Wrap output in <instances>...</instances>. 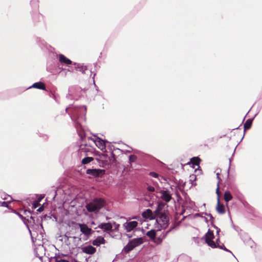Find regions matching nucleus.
Masks as SVG:
<instances>
[{"label": "nucleus", "mask_w": 262, "mask_h": 262, "mask_svg": "<svg viewBox=\"0 0 262 262\" xmlns=\"http://www.w3.org/2000/svg\"><path fill=\"white\" fill-rule=\"evenodd\" d=\"M59 60L62 63H65L66 64H70L72 63L71 60L67 58L62 54L59 55Z\"/></svg>", "instance_id": "4468645a"}, {"label": "nucleus", "mask_w": 262, "mask_h": 262, "mask_svg": "<svg viewBox=\"0 0 262 262\" xmlns=\"http://www.w3.org/2000/svg\"><path fill=\"white\" fill-rule=\"evenodd\" d=\"M43 210V207H41L40 208H39L37 210L39 212H41V211Z\"/></svg>", "instance_id": "473e14b6"}, {"label": "nucleus", "mask_w": 262, "mask_h": 262, "mask_svg": "<svg viewBox=\"0 0 262 262\" xmlns=\"http://www.w3.org/2000/svg\"><path fill=\"white\" fill-rule=\"evenodd\" d=\"M216 175H217V179L219 180V182L217 183V188L216 189V193L217 195V198H219V197L220 198L219 183H220V182L221 181V179L219 178V173H217Z\"/></svg>", "instance_id": "393cba45"}, {"label": "nucleus", "mask_w": 262, "mask_h": 262, "mask_svg": "<svg viewBox=\"0 0 262 262\" xmlns=\"http://www.w3.org/2000/svg\"><path fill=\"white\" fill-rule=\"evenodd\" d=\"M152 241H153L156 244H160L162 242V238L161 237H155L154 239H153Z\"/></svg>", "instance_id": "a878e982"}, {"label": "nucleus", "mask_w": 262, "mask_h": 262, "mask_svg": "<svg viewBox=\"0 0 262 262\" xmlns=\"http://www.w3.org/2000/svg\"><path fill=\"white\" fill-rule=\"evenodd\" d=\"M138 223L137 221H128L123 224V226L127 232L133 230L137 226Z\"/></svg>", "instance_id": "423d86ee"}, {"label": "nucleus", "mask_w": 262, "mask_h": 262, "mask_svg": "<svg viewBox=\"0 0 262 262\" xmlns=\"http://www.w3.org/2000/svg\"><path fill=\"white\" fill-rule=\"evenodd\" d=\"M43 197H41V198H40L39 199H38V201H40L41 199H42Z\"/></svg>", "instance_id": "e433bc0d"}, {"label": "nucleus", "mask_w": 262, "mask_h": 262, "mask_svg": "<svg viewBox=\"0 0 262 262\" xmlns=\"http://www.w3.org/2000/svg\"><path fill=\"white\" fill-rule=\"evenodd\" d=\"M57 262H69V261L68 260H66L60 259V260H59L57 261Z\"/></svg>", "instance_id": "2f4dec72"}, {"label": "nucleus", "mask_w": 262, "mask_h": 262, "mask_svg": "<svg viewBox=\"0 0 262 262\" xmlns=\"http://www.w3.org/2000/svg\"><path fill=\"white\" fill-rule=\"evenodd\" d=\"M77 225L79 227L82 234H84V236L85 237L84 239L86 240L92 234L93 231L92 229L88 227V226L84 224L78 223Z\"/></svg>", "instance_id": "39448f33"}, {"label": "nucleus", "mask_w": 262, "mask_h": 262, "mask_svg": "<svg viewBox=\"0 0 262 262\" xmlns=\"http://www.w3.org/2000/svg\"><path fill=\"white\" fill-rule=\"evenodd\" d=\"M80 71H82V73H84V70H80Z\"/></svg>", "instance_id": "4c0bfd02"}, {"label": "nucleus", "mask_w": 262, "mask_h": 262, "mask_svg": "<svg viewBox=\"0 0 262 262\" xmlns=\"http://www.w3.org/2000/svg\"><path fill=\"white\" fill-rule=\"evenodd\" d=\"M160 197L166 202H168L171 199L169 192L167 190H161L159 192Z\"/></svg>", "instance_id": "1a4fd4ad"}, {"label": "nucleus", "mask_w": 262, "mask_h": 262, "mask_svg": "<svg viewBox=\"0 0 262 262\" xmlns=\"http://www.w3.org/2000/svg\"><path fill=\"white\" fill-rule=\"evenodd\" d=\"M232 196L231 194V193L227 191L225 192L224 195V199L225 201V202L227 203L229 201L231 200L232 199Z\"/></svg>", "instance_id": "6ab92c4d"}, {"label": "nucleus", "mask_w": 262, "mask_h": 262, "mask_svg": "<svg viewBox=\"0 0 262 262\" xmlns=\"http://www.w3.org/2000/svg\"><path fill=\"white\" fill-rule=\"evenodd\" d=\"M96 145L101 150L104 151L106 149L105 141L102 140L99 137L96 138L94 140Z\"/></svg>", "instance_id": "6e6552de"}, {"label": "nucleus", "mask_w": 262, "mask_h": 262, "mask_svg": "<svg viewBox=\"0 0 262 262\" xmlns=\"http://www.w3.org/2000/svg\"><path fill=\"white\" fill-rule=\"evenodd\" d=\"M187 207H188V206H187ZM189 207H190V209H191L194 210V209H195L194 203L193 202L190 201Z\"/></svg>", "instance_id": "bb28decb"}, {"label": "nucleus", "mask_w": 262, "mask_h": 262, "mask_svg": "<svg viewBox=\"0 0 262 262\" xmlns=\"http://www.w3.org/2000/svg\"><path fill=\"white\" fill-rule=\"evenodd\" d=\"M81 250L83 253L91 255L94 254L96 251V248L91 245L83 246Z\"/></svg>", "instance_id": "9d476101"}, {"label": "nucleus", "mask_w": 262, "mask_h": 262, "mask_svg": "<svg viewBox=\"0 0 262 262\" xmlns=\"http://www.w3.org/2000/svg\"><path fill=\"white\" fill-rule=\"evenodd\" d=\"M142 216L145 219H153L156 217L155 214L153 213L151 210L147 209L142 213Z\"/></svg>", "instance_id": "9b49d317"}, {"label": "nucleus", "mask_w": 262, "mask_h": 262, "mask_svg": "<svg viewBox=\"0 0 262 262\" xmlns=\"http://www.w3.org/2000/svg\"><path fill=\"white\" fill-rule=\"evenodd\" d=\"M191 162L193 165H198L200 162V159L197 157L192 158L191 159Z\"/></svg>", "instance_id": "b1692460"}, {"label": "nucleus", "mask_w": 262, "mask_h": 262, "mask_svg": "<svg viewBox=\"0 0 262 262\" xmlns=\"http://www.w3.org/2000/svg\"><path fill=\"white\" fill-rule=\"evenodd\" d=\"M204 238H205L206 243L210 247L212 248H219L220 249H224L225 251L231 252V251H230L229 250L227 249L226 247H225L223 244H222L221 245H220L219 237L216 238V242L213 241L215 237L213 232L210 230H208V232L205 235Z\"/></svg>", "instance_id": "f03ea898"}, {"label": "nucleus", "mask_w": 262, "mask_h": 262, "mask_svg": "<svg viewBox=\"0 0 262 262\" xmlns=\"http://www.w3.org/2000/svg\"><path fill=\"white\" fill-rule=\"evenodd\" d=\"M149 174H150V176H151V177H154V178L158 177V174L157 173L154 172H150Z\"/></svg>", "instance_id": "c756f323"}, {"label": "nucleus", "mask_w": 262, "mask_h": 262, "mask_svg": "<svg viewBox=\"0 0 262 262\" xmlns=\"http://www.w3.org/2000/svg\"><path fill=\"white\" fill-rule=\"evenodd\" d=\"M164 206V204L162 203L159 204L157 209L155 211V214L156 215H158L160 213H163L162 212H161V210Z\"/></svg>", "instance_id": "412c9836"}, {"label": "nucleus", "mask_w": 262, "mask_h": 262, "mask_svg": "<svg viewBox=\"0 0 262 262\" xmlns=\"http://www.w3.org/2000/svg\"><path fill=\"white\" fill-rule=\"evenodd\" d=\"M156 217L157 223L161 227L159 230L164 229L167 227L169 223V218L165 213L156 215Z\"/></svg>", "instance_id": "20e7f679"}, {"label": "nucleus", "mask_w": 262, "mask_h": 262, "mask_svg": "<svg viewBox=\"0 0 262 262\" xmlns=\"http://www.w3.org/2000/svg\"><path fill=\"white\" fill-rule=\"evenodd\" d=\"M98 228L103 230L104 231H108L112 230L113 226L111 223H102L99 225Z\"/></svg>", "instance_id": "f8f14e48"}, {"label": "nucleus", "mask_w": 262, "mask_h": 262, "mask_svg": "<svg viewBox=\"0 0 262 262\" xmlns=\"http://www.w3.org/2000/svg\"><path fill=\"white\" fill-rule=\"evenodd\" d=\"M170 231V230L167 231V232L166 233V234H165V235L164 236V237H165V236L166 235V234H167L168 232H169V231Z\"/></svg>", "instance_id": "c9c22d12"}, {"label": "nucleus", "mask_w": 262, "mask_h": 262, "mask_svg": "<svg viewBox=\"0 0 262 262\" xmlns=\"http://www.w3.org/2000/svg\"><path fill=\"white\" fill-rule=\"evenodd\" d=\"M215 228L216 229V233H217V234H219L220 230L217 227H215Z\"/></svg>", "instance_id": "72a5a7b5"}, {"label": "nucleus", "mask_w": 262, "mask_h": 262, "mask_svg": "<svg viewBox=\"0 0 262 262\" xmlns=\"http://www.w3.org/2000/svg\"><path fill=\"white\" fill-rule=\"evenodd\" d=\"M34 88L40 89V90H43L46 89L44 84L41 82H36V83H34L32 85V86L30 87V88Z\"/></svg>", "instance_id": "f3484780"}, {"label": "nucleus", "mask_w": 262, "mask_h": 262, "mask_svg": "<svg viewBox=\"0 0 262 262\" xmlns=\"http://www.w3.org/2000/svg\"><path fill=\"white\" fill-rule=\"evenodd\" d=\"M147 189L150 192H154L155 191V188L151 186H148Z\"/></svg>", "instance_id": "c85d7f7f"}, {"label": "nucleus", "mask_w": 262, "mask_h": 262, "mask_svg": "<svg viewBox=\"0 0 262 262\" xmlns=\"http://www.w3.org/2000/svg\"><path fill=\"white\" fill-rule=\"evenodd\" d=\"M129 160L131 162H135L136 160V157L134 155H131L129 157Z\"/></svg>", "instance_id": "cd10ccee"}, {"label": "nucleus", "mask_w": 262, "mask_h": 262, "mask_svg": "<svg viewBox=\"0 0 262 262\" xmlns=\"http://www.w3.org/2000/svg\"><path fill=\"white\" fill-rule=\"evenodd\" d=\"M252 125V120L248 119L246 121V123L244 124V128L245 129H249Z\"/></svg>", "instance_id": "4be33fe9"}, {"label": "nucleus", "mask_w": 262, "mask_h": 262, "mask_svg": "<svg viewBox=\"0 0 262 262\" xmlns=\"http://www.w3.org/2000/svg\"><path fill=\"white\" fill-rule=\"evenodd\" d=\"M216 210L220 214H224L225 212V206L223 205H221L220 204V201L219 200V198L217 199Z\"/></svg>", "instance_id": "2eb2a0df"}, {"label": "nucleus", "mask_w": 262, "mask_h": 262, "mask_svg": "<svg viewBox=\"0 0 262 262\" xmlns=\"http://www.w3.org/2000/svg\"><path fill=\"white\" fill-rule=\"evenodd\" d=\"M105 173V170L100 169H88L86 170V173L92 175L94 177H100L103 175Z\"/></svg>", "instance_id": "0eeeda50"}, {"label": "nucleus", "mask_w": 262, "mask_h": 262, "mask_svg": "<svg viewBox=\"0 0 262 262\" xmlns=\"http://www.w3.org/2000/svg\"><path fill=\"white\" fill-rule=\"evenodd\" d=\"M106 204L105 201L101 198H97L87 203L85 207L91 213H97Z\"/></svg>", "instance_id": "f257e3e1"}, {"label": "nucleus", "mask_w": 262, "mask_h": 262, "mask_svg": "<svg viewBox=\"0 0 262 262\" xmlns=\"http://www.w3.org/2000/svg\"><path fill=\"white\" fill-rule=\"evenodd\" d=\"M146 235L148 236L150 239L152 241L156 237V232L155 230H150L146 233Z\"/></svg>", "instance_id": "a211bd4d"}, {"label": "nucleus", "mask_w": 262, "mask_h": 262, "mask_svg": "<svg viewBox=\"0 0 262 262\" xmlns=\"http://www.w3.org/2000/svg\"><path fill=\"white\" fill-rule=\"evenodd\" d=\"M119 226V225L118 224H115V229H117Z\"/></svg>", "instance_id": "f704fd0d"}, {"label": "nucleus", "mask_w": 262, "mask_h": 262, "mask_svg": "<svg viewBox=\"0 0 262 262\" xmlns=\"http://www.w3.org/2000/svg\"><path fill=\"white\" fill-rule=\"evenodd\" d=\"M130 242L134 246V248H135L143 243V239L142 238H137L132 239Z\"/></svg>", "instance_id": "dca6fc26"}, {"label": "nucleus", "mask_w": 262, "mask_h": 262, "mask_svg": "<svg viewBox=\"0 0 262 262\" xmlns=\"http://www.w3.org/2000/svg\"><path fill=\"white\" fill-rule=\"evenodd\" d=\"M93 160V159L92 157H86L82 159V163L83 164H86L91 162Z\"/></svg>", "instance_id": "5701e85b"}, {"label": "nucleus", "mask_w": 262, "mask_h": 262, "mask_svg": "<svg viewBox=\"0 0 262 262\" xmlns=\"http://www.w3.org/2000/svg\"><path fill=\"white\" fill-rule=\"evenodd\" d=\"M86 110V109L85 106H82L79 107L77 111H76L74 114L73 118L76 120L75 126L78 130L82 129V125H81V122L85 120L84 117L80 116L78 113H81L85 115Z\"/></svg>", "instance_id": "7ed1b4c3"}, {"label": "nucleus", "mask_w": 262, "mask_h": 262, "mask_svg": "<svg viewBox=\"0 0 262 262\" xmlns=\"http://www.w3.org/2000/svg\"><path fill=\"white\" fill-rule=\"evenodd\" d=\"M7 205H8V204H7V203L6 202H3L2 203V205L3 206H5V207H7Z\"/></svg>", "instance_id": "7c9ffc66"}, {"label": "nucleus", "mask_w": 262, "mask_h": 262, "mask_svg": "<svg viewBox=\"0 0 262 262\" xmlns=\"http://www.w3.org/2000/svg\"><path fill=\"white\" fill-rule=\"evenodd\" d=\"M105 243V239L102 236H98L95 240L93 241V244L96 246H99L101 244H103Z\"/></svg>", "instance_id": "ddd939ff"}, {"label": "nucleus", "mask_w": 262, "mask_h": 262, "mask_svg": "<svg viewBox=\"0 0 262 262\" xmlns=\"http://www.w3.org/2000/svg\"><path fill=\"white\" fill-rule=\"evenodd\" d=\"M134 248V246L129 242L127 245L123 248V251L125 253H128Z\"/></svg>", "instance_id": "aec40b11"}]
</instances>
